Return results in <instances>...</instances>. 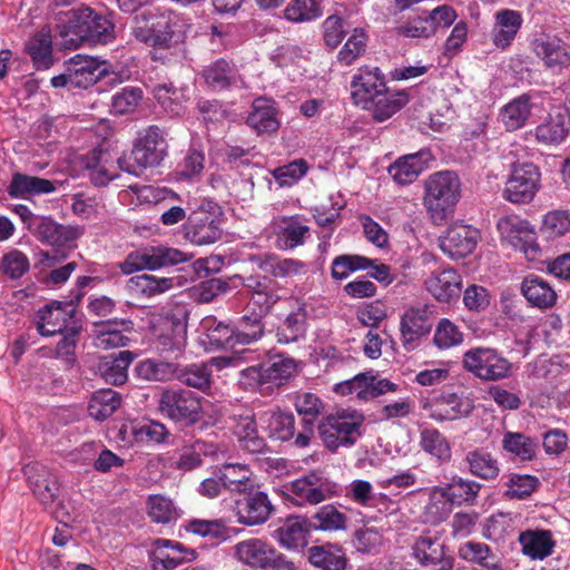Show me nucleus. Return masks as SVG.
<instances>
[{
    "mask_svg": "<svg viewBox=\"0 0 570 570\" xmlns=\"http://www.w3.org/2000/svg\"><path fill=\"white\" fill-rule=\"evenodd\" d=\"M460 197L461 180L453 171L434 173L424 181L423 205L435 220L452 214Z\"/></svg>",
    "mask_w": 570,
    "mask_h": 570,
    "instance_id": "nucleus-1",
    "label": "nucleus"
},
{
    "mask_svg": "<svg viewBox=\"0 0 570 570\" xmlns=\"http://www.w3.org/2000/svg\"><path fill=\"white\" fill-rule=\"evenodd\" d=\"M155 344L161 353H180L187 343V313L181 307L161 309L149 317Z\"/></svg>",
    "mask_w": 570,
    "mask_h": 570,
    "instance_id": "nucleus-2",
    "label": "nucleus"
},
{
    "mask_svg": "<svg viewBox=\"0 0 570 570\" xmlns=\"http://www.w3.org/2000/svg\"><path fill=\"white\" fill-rule=\"evenodd\" d=\"M166 132L158 126H149L139 132L132 151L134 164H127L126 159H118L121 170L139 176L148 167L158 166L167 155Z\"/></svg>",
    "mask_w": 570,
    "mask_h": 570,
    "instance_id": "nucleus-3",
    "label": "nucleus"
},
{
    "mask_svg": "<svg viewBox=\"0 0 570 570\" xmlns=\"http://www.w3.org/2000/svg\"><path fill=\"white\" fill-rule=\"evenodd\" d=\"M364 415L356 410H342L328 414L318 424V434L324 445L335 451L341 446H351L361 436Z\"/></svg>",
    "mask_w": 570,
    "mask_h": 570,
    "instance_id": "nucleus-4",
    "label": "nucleus"
},
{
    "mask_svg": "<svg viewBox=\"0 0 570 570\" xmlns=\"http://www.w3.org/2000/svg\"><path fill=\"white\" fill-rule=\"evenodd\" d=\"M233 557L242 566L254 570H295L294 563L261 538L239 541L233 547Z\"/></svg>",
    "mask_w": 570,
    "mask_h": 570,
    "instance_id": "nucleus-5",
    "label": "nucleus"
},
{
    "mask_svg": "<svg viewBox=\"0 0 570 570\" xmlns=\"http://www.w3.org/2000/svg\"><path fill=\"white\" fill-rule=\"evenodd\" d=\"M462 367L484 382H497L511 376L512 363L498 350L472 347L462 355Z\"/></svg>",
    "mask_w": 570,
    "mask_h": 570,
    "instance_id": "nucleus-6",
    "label": "nucleus"
},
{
    "mask_svg": "<svg viewBox=\"0 0 570 570\" xmlns=\"http://www.w3.org/2000/svg\"><path fill=\"white\" fill-rule=\"evenodd\" d=\"M203 397L184 389H165L158 399L159 413L178 424L190 426L200 420Z\"/></svg>",
    "mask_w": 570,
    "mask_h": 570,
    "instance_id": "nucleus-7",
    "label": "nucleus"
},
{
    "mask_svg": "<svg viewBox=\"0 0 570 570\" xmlns=\"http://www.w3.org/2000/svg\"><path fill=\"white\" fill-rule=\"evenodd\" d=\"M224 215L216 203L208 202L190 214L184 225L185 237L190 243L203 246L220 239Z\"/></svg>",
    "mask_w": 570,
    "mask_h": 570,
    "instance_id": "nucleus-8",
    "label": "nucleus"
},
{
    "mask_svg": "<svg viewBox=\"0 0 570 570\" xmlns=\"http://www.w3.org/2000/svg\"><path fill=\"white\" fill-rule=\"evenodd\" d=\"M541 187V171L533 163L514 164L505 181L502 197L517 205L531 203Z\"/></svg>",
    "mask_w": 570,
    "mask_h": 570,
    "instance_id": "nucleus-9",
    "label": "nucleus"
},
{
    "mask_svg": "<svg viewBox=\"0 0 570 570\" xmlns=\"http://www.w3.org/2000/svg\"><path fill=\"white\" fill-rule=\"evenodd\" d=\"M288 491L297 505H316L338 493V485L317 472H311L291 482Z\"/></svg>",
    "mask_w": 570,
    "mask_h": 570,
    "instance_id": "nucleus-10",
    "label": "nucleus"
},
{
    "mask_svg": "<svg viewBox=\"0 0 570 570\" xmlns=\"http://www.w3.org/2000/svg\"><path fill=\"white\" fill-rule=\"evenodd\" d=\"M497 228L503 239L523 252L529 259L537 258L540 248L533 239V229L528 220L517 215H508L498 220Z\"/></svg>",
    "mask_w": 570,
    "mask_h": 570,
    "instance_id": "nucleus-11",
    "label": "nucleus"
},
{
    "mask_svg": "<svg viewBox=\"0 0 570 570\" xmlns=\"http://www.w3.org/2000/svg\"><path fill=\"white\" fill-rule=\"evenodd\" d=\"M179 18L169 12L161 14L155 20V31L150 46L153 47V59L170 61V58L164 56L160 51L167 50L173 52H181L183 35L178 30Z\"/></svg>",
    "mask_w": 570,
    "mask_h": 570,
    "instance_id": "nucleus-12",
    "label": "nucleus"
},
{
    "mask_svg": "<svg viewBox=\"0 0 570 570\" xmlns=\"http://www.w3.org/2000/svg\"><path fill=\"white\" fill-rule=\"evenodd\" d=\"M134 323L131 320H108L96 322L92 325V342L97 348L110 350L125 347L129 344V334L132 333Z\"/></svg>",
    "mask_w": 570,
    "mask_h": 570,
    "instance_id": "nucleus-13",
    "label": "nucleus"
},
{
    "mask_svg": "<svg viewBox=\"0 0 570 570\" xmlns=\"http://www.w3.org/2000/svg\"><path fill=\"white\" fill-rule=\"evenodd\" d=\"M386 87L384 75L379 67L358 68L351 81L352 98L355 105L364 108Z\"/></svg>",
    "mask_w": 570,
    "mask_h": 570,
    "instance_id": "nucleus-14",
    "label": "nucleus"
},
{
    "mask_svg": "<svg viewBox=\"0 0 570 570\" xmlns=\"http://www.w3.org/2000/svg\"><path fill=\"white\" fill-rule=\"evenodd\" d=\"M243 494L245 497L235 502L237 521L248 527L265 523L274 510L268 495L254 490Z\"/></svg>",
    "mask_w": 570,
    "mask_h": 570,
    "instance_id": "nucleus-15",
    "label": "nucleus"
},
{
    "mask_svg": "<svg viewBox=\"0 0 570 570\" xmlns=\"http://www.w3.org/2000/svg\"><path fill=\"white\" fill-rule=\"evenodd\" d=\"M480 239V232L464 224L452 225L440 239V248L449 257L456 259L470 255Z\"/></svg>",
    "mask_w": 570,
    "mask_h": 570,
    "instance_id": "nucleus-16",
    "label": "nucleus"
},
{
    "mask_svg": "<svg viewBox=\"0 0 570 570\" xmlns=\"http://www.w3.org/2000/svg\"><path fill=\"white\" fill-rule=\"evenodd\" d=\"M422 409L428 412L430 419L443 422L470 415L474 405L471 400L451 393L441 395L434 402L424 401Z\"/></svg>",
    "mask_w": 570,
    "mask_h": 570,
    "instance_id": "nucleus-17",
    "label": "nucleus"
},
{
    "mask_svg": "<svg viewBox=\"0 0 570 570\" xmlns=\"http://www.w3.org/2000/svg\"><path fill=\"white\" fill-rule=\"evenodd\" d=\"M413 557L423 566H438V570H452L453 558L445 552L444 543L430 532L421 534L413 544Z\"/></svg>",
    "mask_w": 570,
    "mask_h": 570,
    "instance_id": "nucleus-18",
    "label": "nucleus"
},
{
    "mask_svg": "<svg viewBox=\"0 0 570 570\" xmlns=\"http://www.w3.org/2000/svg\"><path fill=\"white\" fill-rule=\"evenodd\" d=\"M234 434L237 436L242 448L250 453H262L266 443L258 435L255 414L250 409H237L230 416Z\"/></svg>",
    "mask_w": 570,
    "mask_h": 570,
    "instance_id": "nucleus-19",
    "label": "nucleus"
},
{
    "mask_svg": "<svg viewBox=\"0 0 570 570\" xmlns=\"http://www.w3.org/2000/svg\"><path fill=\"white\" fill-rule=\"evenodd\" d=\"M91 14L90 8H78L61 11L56 17V27L66 43L77 47L88 37L87 19Z\"/></svg>",
    "mask_w": 570,
    "mask_h": 570,
    "instance_id": "nucleus-20",
    "label": "nucleus"
},
{
    "mask_svg": "<svg viewBox=\"0 0 570 570\" xmlns=\"http://www.w3.org/2000/svg\"><path fill=\"white\" fill-rule=\"evenodd\" d=\"M75 307L71 303L53 302L38 311L37 330L42 336L63 333L72 320Z\"/></svg>",
    "mask_w": 570,
    "mask_h": 570,
    "instance_id": "nucleus-21",
    "label": "nucleus"
},
{
    "mask_svg": "<svg viewBox=\"0 0 570 570\" xmlns=\"http://www.w3.org/2000/svg\"><path fill=\"white\" fill-rule=\"evenodd\" d=\"M195 559V551L186 549L181 543L167 539H158L151 552L150 561L154 570H174L184 562Z\"/></svg>",
    "mask_w": 570,
    "mask_h": 570,
    "instance_id": "nucleus-22",
    "label": "nucleus"
},
{
    "mask_svg": "<svg viewBox=\"0 0 570 570\" xmlns=\"http://www.w3.org/2000/svg\"><path fill=\"white\" fill-rule=\"evenodd\" d=\"M432 159L431 151L422 149L397 158L387 171L396 184L410 185L428 168Z\"/></svg>",
    "mask_w": 570,
    "mask_h": 570,
    "instance_id": "nucleus-23",
    "label": "nucleus"
},
{
    "mask_svg": "<svg viewBox=\"0 0 570 570\" xmlns=\"http://www.w3.org/2000/svg\"><path fill=\"white\" fill-rule=\"evenodd\" d=\"M569 129V114L562 108H554L548 114L546 119L534 128V137L540 145L558 146L566 139Z\"/></svg>",
    "mask_w": 570,
    "mask_h": 570,
    "instance_id": "nucleus-24",
    "label": "nucleus"
},
{
    "mask_svg": "<svg viewBox=\"0 0 570 570\" xmlns=\"http://www.w3.org/2000/svg\"><path fill=\"white\" fill-rule=\"evenodd\" d=\"M67 71H69L71 87L86 89L101 79L107 68L105 62L96 58L76 55L67 62Z\"/></svg>",
    "mask_w": 570,
    "mask_h": 570,
    "instance_id": "nucleus-25",
    "label": "nucleus"
},
{
    "mask_svg": "<svg viewBox=\"0 0 570 570\" xmlns=\"http://www.w3.org/2000/svg\"><path fill=\"white\" fill-rule=\"evenodd\" d=\"M533 50L553 73H561L570 67V50L561 39L551 37L535 39Z\"/></svg>",
    "mask_w": 570,
    "mask_h": 570,
    "instance_id": "nucleus-26",
    "label": "nucleus"
},
{
    "mask_svg": "<svg viewBox=\"0 0 570 570\" xmlns=\"http://www.w3.org/2000/svg\"><path fill=\"white\" fill-rule=\"evenodd\" d=\"M30 232L39 242L52 246L70 243L81 234L79 228L58 224L47 216L37 217Z\"/></svg>",
    "mask_w": 570,
    "mask_h": 570,
    "instance_id": "nucleus-27",
    "label": "nucleus"
},
{
    "mask_svg": "<svg viewBox=\"0 0 570 570\" xmlns=\"http://www.w3.org/2000/svg\"><path fill=\"white\" fill-rule=\"evenodd\" d=\"M430 314L428 305L411 306L403 313L400 331L405 346L430 333L432 330Z\"/></svg>",
    "mask_w": 570,
    "mask_h": 570,
    "instance_id": "nucleus-28",
    "label": "nucleus"
},
{
    "mask_svg": "<svg viewBox=\"0 0 570 570\" xmlns=\"http://www.w3.org/2000/svg\"><path fill=\"white\" fill-rule=\"evenodd\" d=\"M246 124L258 135L276 132L281 126L276 102L265 97L256 98Z\"/></svg>",
    "mask_w": 570,
    "mask_h": 570,
    "instance_id": "nucleus-29",
    "label": "nucleus"
},
{
    "mask_svg": "<svg viewBox=\"0 0 570 570\" xmlns=\"http://www.w3.org/2000/svg\"><path fill=\"white\" fill-rule=\"evenodd\" d=\"M521 552L531 560H543L553 553L556 540L550 530L529 529L520 532Z\"/></svg>",
    "mask_w": 570,
    "mask_h": 570,
    "instance_id": "nucleus-30",
    "label": "nucleus"
},
{
    "mask_svg": "<svg viewBox=\"0 0 570 570\" xmlns=\"http://www.w3.org/2000/svg\"><path fill=\"white\" fill-rule=\"evenodd\" d=\"M523 19L519 11L501 9L494 17L492 42L499 49L509 48L521 29Z\"/></svg>",
    "mask_w": 570,
    "mask_h": 570,
    "instance_id": "nucleus-31",
    "label": "nucleus"
},
{
    "mask_svg": "<svg viewBox=\"0 0 570 570\" xmlns=\"http://www.w3.org/2000/svg\"><path fill=\"white\" fill-rule=\"evenodd\" d=\"M462 278L453 268L433 273L426 281L428 292L439 302L450 303L461 293Z\"/></svg>",
    "mask_w": 570,
    "mask_h": 570,
    "instance_id": "nucleus-32",
    "label": "nucleus"
},
{
    "mask_svg": "<svg viewBox=\"0 0 570 570\" xmlns=\"http://www.w3.org/2000/svg\"><path fill=\"white\" fill-rule=\"evenodd\" d=\"M410 101V94L406 90L384 88L370 106L363 109L370 110L376 121H384L399 112Z\"/></svg>",
    "mask_w": 570,
    "mask_h": 570,
    "instance_id": "nucleus-33",
    "label": "nucleus"
},
{
    "mask_svg": "<svg viewBox=\"0 0 570 570\" xmlns=\"http://www.w3.org/2000/svg\"><path fill=\"white\" fill-rule=\"evenodd\" d=\"M532 99L529 94H523L505 104L499 112V119L507 131H515L523 128L532 115Z\"/></svg>",
    "mask_w": 570,
    "mask_h": 570,
    "instance_id": "nucleus-34",
    "label": "nucleus"
},
{
    "mask_svg": "<svg viewBox=\"0 0 570 570\" xmlns=\"http://www.w3.org/2000/svg\"><path fill=\"white\" fill-rule=\"evenodd\" d=\"M216 468L223 480V485H225V491L232 494H243L254 490V474L247 464L225 463Z\"/></svg>",
    "mask_w": 570,
    "mask_h": 570,
    "instance_id": "nucleus-35",
    "label": "nucleus"
},
{
    "mask_svg": "<svg viewBox=\"0 0 570 570\" xmlns=\"http://www.w3.org/2000/svg\"><path fill=\"white\" fill-rule=\"evenodd\" d=\"M30 488L33 494L43 503H51L58 491L56 479L49 470L42 464H29L24 468Z\"/></svg>",
    "mask_w": 570,
    "mask_h": 570,
    "instance_id": "nucleus-36",
    "label": "nucleus"
},
{
    "mask_svg": "<svg viewBox=\"0 0 570 570\" xmlns=\"http://www.w3.org/2000/svg\"><path fill=\"white\" fill-rule=\"evenodd\" d=\"M307 330V305L295 301L292 311L285 316L277 328V337L281 343L297 342L305 336Z\"/></svg>",
    "mask_w": 570,
    "mask_h": 570,
    "instance_id": "nucleus-37",
    "label": "nucleus"
},
{
    "mask_svg": "<svg viewBox=\"0 0 570 570\" xmlns=\"http://www.w3.org/2000/svg\"><path fill=\"white\" fill-rule=\"evenodd\" d=\"M56 190L55 183L36 176L21 173L12 175L8 186V194L13 198L29 199L32 196L50 194Z\"/></svg>",
    "mask_w": 570,
    "mask_h": 570,
    "instance_id": "nucleus-38",
    "label": "nucleus"
},
{
    "mask_svg": "<svg viewBox=\"0 0 570 570\" xmlns=\"http://www.w3.org/2000/svg\"><path fill=\"white\" fill-rule=\"evenodd\" d=\"M261 428L268 436L279 441H287L294 435L295 419L291 413H284L278 409H267L259 413Z\"/></svg>",
    "mask_w": 570,
    "mask_h": 570,
    "instance_id": "nucleus-39",
    "label": "nucleus"
},
{
    "mask_svg": "<svg viewBox=\"0 0 570 570\" xmlns=\"http://www.w3.org/2000/svg\"><path fill=\"white\" fill-rule=\"evenodd\" d=\"M132 361L134 354L130 351H121L117 355L101 357L97 372L107 383L120 385L127 381V371Z\"/></svg>",
    "mask_w": 570,
    "mask_h": 570,
    "instance_id": "nucleus-40",
    "label": "nucleus"
},
{
    "mask_svg": "<svg viewBox=\"0 0 570 570\" xmlns=\"http://www.w3.org/2000/svg\"><path fill=\"white\" fill-rule=\"evenodd\" d=\"M521 292L525 299L538 308H550L557 302V293L551 285L537 275L524 277Z\"/></svg>",
    "mask_w": 570,
    "mask_h": 570,
    "instance_id": "nucleus-41",
    "label": "nucleus"
},
{
    "mask_svg": "<svg viewBox=\"0 0 570 570\" xmlns=\"http://www.w3.org/2000/svg\"><path fill=\"white\" fill-rule=\"evenodd\" d=\"M26 52L30 56L36 69H49L53 65L50 30L42 28L32 35L26 43Z\"/></svg>",
    "mask_w": 570,
    "mask_h": 570,
    "instance_id": "nucleus-42",
    "label": "nucleus"
},
{
    "mask_svg": "<svg viewBox=\"0 0 570 570\" xmlns=\"http://www.w3.org/2000/svg\"><path fill=\"white\" fill-rule=\"evenodd\" d=\"M308 534L307 521L302 517H292L275 530L274 538L282 547L294 550L307 544Z\"/></svg>",
    "mask_w": 570,
    "mask_h": 570,
    "instance_id": "nucleus-43",
    "label": "nucleus"
},
{
    "mask_svg": "<svg viewBox=\"0 0 570 570\" xmlns=\"http://www.w3.org/2000/svg\"><path fill=\"white\" fill-rule=\"evenodd\" d=\"M203 343L210 350L223 348L236 343L235 328L224 324L214 316H207L200 322Z\"/></svg>",
    "mask_w": 570,
    "mask_h": 570,
    "instance_id": "nucleus-44",
    "label": "nucleus"
},
{
    "mask_svg": "<svg viewBox=\"0 0 570 570\" xmlns=\"http://www.w3.org/2000/svg\"><path fill=\"white\" fill-rule=\"evenodd\" d=\"M308 561L322 570H345L347 559L336 544L312 546L307 550Z\"/></svg>",
    "mask_w": 570,
    "mask_h": 570,
    "instance_id": "nucleus-45",
    "label": "nucleus"
},
{
    "mask_svg": "<svg viewBox=\"0 0 570 570\" xmlns=\"http://www.w3.org/2000/svg\"><path fill=\"white\" fill-rule=\"evenodd\" d=\"M274 230L277 233L279 247L293 249L304 243V236L308 227L295 217H278L273 220Z\"/></svg>",
    "mask_w": 570,
    "mask_h": 570,
    "instance_id": "nucleus-46",
    "label": "nucleus"
},
{
    "mask_svg": "<svg viewBox=\"0 0 570 570\" xmlns=\"http://www.w3.org/2000/svg\"><path fill=\"white\" fill-rule=\"evenodd\" d=\"M205 82L215 90L226 89L237 85L238 71L234 63L226 59H217L203 70Z\"/></svg>",
    "mask_w": 570,
    "mask_h": 570,
    "instance_id": "nucleus-47",
    "label": "nucleus"
},
{
    "mask_svg": "<svg viewBox=\"0 0 570 570\" xmlns=\"http://www.w3.org/2000/svg\"><path fill=\"white\" fill-rule=\"evenodd\" d=\"M464 462L469 472L482 480H494L500 473L498 460L482 449L469 451L465 454Z\"/></svg>",
    "mask_w": 570,
    "mask_h": 570,
    "instance_id": "nucleus-48",
    "label": "nucleus"
},
{
    "mask_svg": "<svg viewBox=\"0 0 570 570\" xmlns=\"http://www.w3.org/2000/svg\"><path fill=\"white\" fill-rule=\"evenodd\" d=\"M420 448L439 462H448L451 459V445L448 439L434 428H425L420 432Z\"/></svg>",
    "mask_w": 570,
    "mask_h": 570,
    "instance_id": "nucleus-49",
    "label": "nucleus"
},
{
    "mask_svg": "<svg viewBox=\"0 0 570 570\" xmlns=\"http://www.w3.org/2000/svg\"><path fill=\"white\" fill-rule=\"evenodd\" d=\"M459 556L488 570H503L500 559L492 552L489 546L481 542H465L461 546Z\"/></svg>",
    "mask_w": 570,
    "mask_h": 570,
    "instance_id": "nucleus-50",
    "label": "nucleus"
},
{
    "mask_svg": "<svg viewBox=\"0 0 570 570\" xmlns=\"http://www.w3.org/2000/svg\"><path fill=\"white\" fill-rule=\"evenodd\" d=\"M541 234L547 240L559 242L570 233V212L554 209L542 218Z\"/></svg>",
    "mask_w": 570,
    "mask_h": 570,
    "instance_id": "nucleus-51",
    "label": "nucleus"
},
{
    "mask_svg": "<svg viewBox=\"0 0 570 570\" xmlns=\"http://www.w3.org/2000/svg\"><path fill=\"white\" fill-rule=\"evenodd\" d=\"M442 488L454 505H461L463 503L471 505L474 504L478 498L481 484L473 480L453 476L451 481L442 485Z\"/></svg>",
    "mask_w": 570,
    "mask_h": 570,
    "instance_id": "nucleus-52",
    "label": "nucleus"
},
{
    "mask_svg": "<svg viewBox=\"0 0 570 570\" xmlns=\"http://www.w3.org/2000/svg\"><path fill=\"white\" fill-rule=\"evenodd\" d=\"M125 275H130L142 269H157L160 266L158 247L141 248L127 255L119 264Z\"/></svg>",
    "mask_w": 570,
    "mask_h": 570,
    "instance_id": "nucleus-53",
    "label": "nucleus"
},
{
    "mask_svg": "<svg viewBox=\"0 0 570 570\" xmlns=\"http://www.w3.org/2000/svg\"><path fill=\"white\" fill-rule=\"evenodd\" d=\"M215 453L216 446L214 444L197 440L183 446L176 468L183 471H191L203 464V456L214 455Z\"/></svg>",
    "mask_w": 570,
    "mask_h": 570,
    "instance_id": "nucleus-54",
    "label": "nucleus"
},
{
    "mask_svg": "<svg viewBox=\"0 0 570 570\" xmlns=\"http://www.w3.org/2000/svg\"><path fill=\"white\" fill-rule=\"evenodd\" d=\"M175 285V278L157 277L150 274H141L129 279V287L132 292L146 297L163 294Z\"/></svg>",
    "mask_w": 570,
    "mask_h": 570,
    "instance_id": "nucleus-55",
    "label": "nucleus"
},
{
    "mask_svg": "<svg viewBox=\"0 0 570 570\" xmlns=\"http://www.w3.org/2000/svg\"><path fill=\"white\" fill-rule=\"evenodd\" d=\"M120 395L110 389L92 394L88 405L89 415L98 421L109 417L120 405Z\"/></svg>",
    "mask_w": 570,
    "mask_h": 570,
    "instance_id": "nucleus-56",
    "label": "nucleus"
},
{
    "mask_svg": "<svg viewBox=\"0 0 570 570\" xmlns=\"http://www.w3.org/2000/svg\"><path fill=\"white\" fill-rule=\"evenodd\" d=\"M177 364L155 358L140 361L136 365V373L147 381L166 382L176 379Z\"/></svg>",
    "mask_w": 570,
    "mask_h": 570,
    "instance_id": "nucleus-57",
    "label": "nucleus"
},
{
    "mask_svg": "<svg viewBox=\"0 0 570 570\" xmlns=\"http://www.w3.org/2000/svg\"><path fill=\"white\" fill-rule=\"evenodd\" d=\"M261 267L275 277H292L306 273V265L294 258H281L274 255H267L263 259Z\"/></svg>",
    "mask_w": 570,
    "mask_h": 570,
    "instance_id": "nucleus-58",
    "label": "nucleus"
},
{
    "mask_svg": "<svg viewBox=\"0 0 570 570\" xmlns=\"http://www.w3.org/2000/svg\"><path fill=\"white\" fill-rule=\"evenodd\" d=\"M283 13L291 22L303 23L320 18L323 10L316 0H291Z\"/></svg>",
    "mask_w": 570,
    "mask_h": 570,
    "instance_id": "nucleus-59",
    "label": "nucleus"
},
{
    "mask_svg": "<svg viewBox=\"0 0 570 570\" xmlns=\"http://www.w3.org/2000/svg\"><path fill=\"white\" fill-rule=\"evenodd\" d=\"M212 371L204 364H190L187 366H178L176 371V380L180 383L204 391L210 385Z\"/></svg>",
    "mask_w": 570,
    "mask_h": 570,
    "instance_id": "nucleus-60",
    "label": "nucleus"
},
{
    "mask_svg": "<svg viewBox=\"0 0 570 570\" xmlns=\"http://www.w3.org/2000/svg\"><path fill=\"white\" fill-rule=\"evenodd\" d=\"M371 373H360L350 380L336 383L333 391L342 396L355 395L357 400L368 401L373 399L370 392Z\"/></svg>",
    "mask_w": 570,
    "mask_h": 570,
    "instance_id": "nucleus-61",
    "label": "nucleus"
},
{
    "mask_svg": "<svg viewBox=\"0 0 570 570\" xmlns=\"http://www.w3.org/2000/svg\"><path fill=\"white\" fill-rule=\"evenodd\" d=\"M504 451L519 459L532 460L535 456L537 443L529 436L518 432H507L502 439Z\"/></svg>",
    "mask_w": 570,
    "mask_h": 570,
    "instance_id": "nucleus-62",
    "label": "nucleus"
},
{
    "mask_svg": "<svg viewBox=\"0 0 570 570\" xmlns=\"http://www.w3.org/2000/svg\"><path fill=\"white\" fill-rule=\"evenodd\" d=\"M313 519L316 521L314 528L321 531H341L347 527V517L333 504L320 508Z\"/></svg>",
    "mask_w": 570,
    "mask_h": 570,
    "instance_id": "nucleus-63",
    "label": "nucleus"
},
{
    "mask_svg": "<svg viewBox=\"0 0 570 570\" xmlns=\"http://www.w3.org/2000/svg\"><path fill=\"white\" fill-rule=\"evenodd\" d=\"M153 95L161 108L170 115H180L183 111V92L173 83H159L154 86Z\"/></svg>",
    "mask_w": 570,
    "mask_h": 570,
    "instance_id": "nucleus-64",
    "label": "nucleus"
}]
</instances>
